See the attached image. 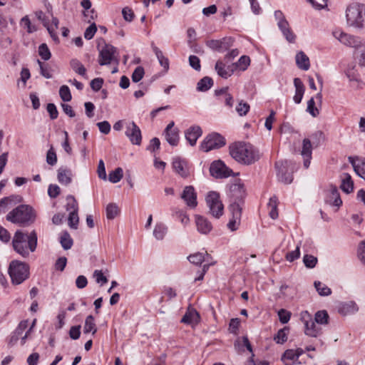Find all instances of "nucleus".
<instances>
[{
	"mask_svg": "<svg viewBox=\"0 0 365 365\" xmlns=\"http://www.w3.org/2000/svg\"><path fill=\"white\" fill-rule=\"evenodd\" d=\"M118 214V207L114 203H109L106 207V216L108 219L113 220Z\"/></svg>",
	"mask_w": 365,
	"mask_h": 365,
	"instance_id": "obj_52",
	"label": "nucleus"
},
{
	"mask_svg": "<svg viewBox=\"0 0 365 365\" xmlns=\"http://www.w3.org/2000/svg\"><path fill=\"white\" fill-rule=\"evenodd\" d=\"M97 31V26L95 23H92L85 31L84 38L87 40H91L94 36Z\"/></svg>",
	"mask_w": 365,
	"mask_h": 365,
	"instance_id": "obj_63",
	"label": "nucleus"
},
{
	"mask_svg": "<svg viewBox=\"0 0 365 365\" xmlns=\"http://www.w3.org/2000/svg\"><path fill=\"white\" fill-rule=\"evenodd\" d=\"M229 211L231 213L232 217L230 219L227 226L231 231H236L238 230L241 222L242 207L239 203L234 202L229 206Z\"/></svg>",
	"mask_w": 365,
	"mask_h": 365,
	"instance_id": "obj_11",
	"label": "nucleus"
},
{
	"mask_svg": "<svg viewBox=\"0 0 365 365\" xmlns=\"http://www.w3.org/2000/svg\"><path fill=\"white\" fill-rule=\"evenodd\" d=\"M229 150L232 158L242 165H252L260 158L258 150L245 142L235 143L230 145Z\"/></svg>",
	"mask_w": 365,
	"mask_h": 365,
	"instance_id": "obj_1",
	"label": "nucleus"
},
{
	"mask_svg": "<svg viewBox=\"0 0 365 365\" xmlns=\"http://www.w3.org/2000/svg\"><path fill=\"white\" fill-rule=\"evenodd\" d=\"M117 48L110 44H106L100 51L98 63L101 66L110 64L113 61L118 63V59L115 56Z\"/></svg>",
	"mask_w": 365,
	"mask_h": 365,
	"instance_id": "obj_10",
	"label": "nucleus"
},
{
	"mask_svg": "<svg viewBox=\"0 0 365 365\" xmlns=\"http://www.w3.org/2000/svg\"><path fill=\"white\" fill-rule=\"evenodd\" d=\"M317 258L311 255H305L303 257V262L306 267L314 268L317 263Z\"/></svg>",
	"mask_w": 365,
	"mask_h": 365,
	"instance_id": "obj_56",
	"label": "nucleus"
},
{
	"mask_svg": "<svg viewBox=\"0 0 365 365\" xmlns=\"http://www.w3.org/2000/svg\"><path fill=\"white\" fill-rule=\"evenodd\" d=\"M66 209L67 211H78V202L73 195H68L66 197Z\"/></svg>",
	"mask_w": 365,
	"mask_h": 365,
	"instance_id": "obj_51",
	"label": "nucleus"
},
{
	"mask_svg": "<svg viewBox=\"0 0 365 365\" xmlns=\"http://www.w3.org/2000/svg\"><path fill=\"white\" fill-rule=\"evenodd\" d=\"M195 225L197 231L203 235L210 233L212 229V223L202 215H195Z\"/></svg>",
	"mask_w": 365,
	"mask_h": 365,
	"instance_id": "obj_21",
	"label": "nucleus"
},
{
	"mask_svg": "<svg viewBox=\"0 0 365 365\" xmlns=\"http://www.w3.org/2000/svg\"><path fill=\"white\" fill-rule=\"evenodd\" d=\"M164 134L167 142L172 146L178 145L179 143V130L175 128V123L171 121L165 128Z\"/></svg>",
	"mask_w": 365,
	"mask_h": 365,
	"instance_id": "obj_17",
	"label": "nucleus"
},
{
	"mask_svg": "<svg viewBox=\"0 0 365 365\" xmlns=\"http://www.w3.org/2000/svg\"><path fill=\"white\" fill-rule=\"evenodd\" d=\"M215 71L217 74L223 78H227L235 72L232 64L227 66L223 62L218 61L215 64Z\"/></svg>",
	"mask_w": 365,
	"mask_h": 365,
	"instance_id": "obj_27",
	"label": "nucleus"
},
{
	"mask_svg": "<svg viewBox=\"0 0 365 365\" xmlns=\"http://www.w3.org/2000/svg\"><path fill=\"white\" fill-rule=\"evenodd\" d=\"M314 285L320 296L327 297L331 294V289L319 281H315Z\"/></svg>",
	"mask_w": 365,
	"mask_h": 365,
	"instance_id": "obj_43",
	"label": "nucleus"
},
{
	"mask_svg": "<svg viewBox=\"0 0 365 365\" xmlns=\"http://www.w3.org/2000/svg\"><path fill=\"white\" fill-rule=\"evenodd\" d=\"M232 64L235 71L240 69V71H245L250 64V58L247 56H242L239 60Z\"/></svg>",
	"mask_w": 365,
	"mask_h": 365,
	"instance_id": "obj_41",
	"label": "nucleus"
},
{
	"mask_svg": "<svg viewBox=\"0 0 365 365\" xmlns=\"http://www.w3.org/2000/svg\"><path fill=\"white\" fill-rule=\"evenodd\" d=\"M329 314L325 310H321L316 312L314 321L319 324H328Z\"/></svg>",
	"mask_w": 365,
	"mask_h": 365,
	"instance_id": "obj_48",
	"label": "nucleus"
},
{
	"mask_svg": "<svg viewBox=\"0 0 365 365\" xmlns=\"http://www.w3.org/2000/svg\"><path fill=\"white\" fill-rule=\"evenodd\" d=\"M210 175L216 178H224L232 175V170L220 160L212 162L210 167Z\"/></svg>",
	"mask_w": 365,
	"mask_h": 365,
	"instance_id": "obj_13",
	"label": "nucleus"
},
{
	"mask_svg": "<svg viewBox=\"0 0 365 365\" xmlns=\"http://www.w3.org/2000/svg\"><path fill=\"white\" fill-rule=\"evenodd\" d=\"M358 310L357 304L353 301L343 303L339 307V312L344 316L354 314Z\"/></svg>",
	"mask_w": 365,
	"mask_h": 365,
	"instance_id": "obj_29",
	"label": "nucleus"
},
{
	"mask_svg": "<svg viewBox=\"0 0 365 365\" xmlns=\"http://www.w3.org/2000/svg\"><path fill=\"white\" fill-rule=\"evenodd\" d=\"M172 166L174 171L183 178L190 175V168L187 162L180 157H175L173 159Z\"/></svg>",
	"mask_w": 365,
	"mask_h": 365,
	"instance_id": "obj_16",
	"label": "nucleus"
},
{
	"mask_svg": "<svg viewBox=\"0 0 365 365\" xmlns=\"http://www.w3.org/2000/svg\"><path fill=\"white\" fill-rule=\"evenodd\" d=\"M333 36L341 43L347 46L358 48L362 46L363 45L361 40L359 37L349 35L340 30L334 31L333 32Z\"/></svg>",
	"mask_w": 365,
	"mask_h": 365,
	"instance_id": "obj_12",
	"label": "nucleus"
},
{
	"mask_svg": "<svg viewBox=\"0 0 365 365\" xmlns=\"http://www.w3.org/2000/svg\"><path fill=\"white\" fill-rule=\"evenodd\" d=\"M303 353L302 349H287L282 354L281 360L284 365H294Z\"/></svg>",
	"mask_w": 365,
	"mask_h": 365,
	"instance_id": "obj_20",
	"label": "nucleus"
},
{
	"mask_svg": "<svg viewBox=\"0 0 365 365\" xmlns=\"http://www.w3.org/2000/svg\"><path fill=\"white\" fill-rule=\"evenodd\" d=\"M36 218L34 209L29 205H20L10 211L6 215V220L12 223L22 227L32 225Z\"/></svg>",
	"mask_w": 365,
	"mask_h": 365,
	"instance_id": "obj_3",
	"label": "nucleus"
},
{
	"mask_svg": "<svg viewBox=\"0 0 365 365\" xmlns=\"http://www.w3.org/2000/svg\"><path fill=\"white\" fill-rule=\"evenodd\" d=\"M233 44V39L230 37H225L220 40H209L206 45L211 49L219 52H224L228 50Z\"/></svg>",
	"mask_w": 365,
	"mask_h": 365,
	"instance_id": "obj_15",
	"label": "nucleus"
},
{
	"mask_svg": "<svg viewBox=\"0 0 365 365\" xmlns=\"http://www.w3.org/2000/svg\"><path fill=\"white\" fill-rule=\"evenodd\" d=\"M289 327H284L278 331L277 334L274 336V340L277 344H283L287 340V334L289 333Z\"/></svg>",
	"mask_w": 365,
	"mask_h": 365,
	"instance_id": "obj_45",
	"label": "nucleus"
},
{
	"mask_svg": "<svg viewBox=\"0 0 365 365\" xmlns=\"http://www.w3.org/2000/svg\"><path fill=\"white\" fill-rule=\"evenodd\" d=\"M200 322V315L194 309H188L181 319V322L188 324H197Z\"/></svg>",
	"mask_w": 365,
	"mask_h": 365,
	"instance_id": "obj_31",
	"label": "nucleus"
},
{
	"mask_svg": "<svg viewBox=\"0 0 365 365\" xmlns=\"http://www.w3.org/2000/svg\"><path fill=\"white\" fill-rule=\"evenodd\" d=\"M70 66L73 71L83 77L86 76V69L84 66L76 58L70 61Z\"/></svg>",
	"mask_w": 365,
	"mask_h": 365,
	"instance_id": "obj_38",
	"label": "nucleus"
},
{
	"mask_svg": "<svg viewBox=\"0 0 365 365\" xmlns=\"http://www.w3.org/2000/svg\"><path fill=\"white\" fill-rule=\"evenodd\" d=\"M145 71L142 66H138L132 73L131 78L135 83L139 82L144 76Z\"/></svg>",
	"mask_w": 365,
	"mask_h": 365,
	"instance_id": "obj_57",
	"label": "nucleus"
},
{
	"mask_svg": "<svg viewBox=\"0 0 365 365\" xmlns=\"http://www.w3.org/2000/svg\"><path fill=\"white\" fill-rule=\"evenodd\" d=\"M68 225L71 228L77 229L78 225V211H71L68 218Z\"/></svg>",
	"mask_w": 365,
	"mask_h": 365,
	"instance_id": "obj_54",
	"label": "nucleus"
},
{
	"mask_svg": "<svg viewBox=\"0 0 365 365\" xmlns=\"http://www.w3.org/2000/svg\"><path fill=\"white\" fill-rule=\"evenodd\" d=\"M348 161L356 175L365 180V159L359 156H349Z\"/></svg>",
	"mask_w": 365,
	"mask_h": 365,
	"instance_id": "obj_19",
	"label": "nucleus"
},
{
	"mask_svg": "<svg viewBox=\"0 0 365 365\" xmlns=\"http://www.w3.org/2000/svg\"><path fill=\"white\" fill-rule=\"evenodd\" d=\"M267 206L269 209V214L270 217L274 220L277 218V197L276 196H272L270 197Z\"/></svg>",
	"mask_w": 365,
	"mask_h": 365,
	"instance_id": "obj_42",
	"label": "nucleus"
},
{
	"mask_svg": "<svg viewBox=\"0 0 365 365\" xmlns=\"http://www.w3.org/2000/svg\"><path fill=\"white\" fill-rule=\"evenodd\" d=\"M205 200L210 213L215 218H220L223 215L224 206L220 200L219 193L215 191L209 192Z\"/></svg>",
	"mask_w": 365,
	"mask_h": 365,
	"instance_id": "obj_7",
	"label": "nucleus"
},
{
	"mask_svg": "<svg viewBox=\"0 0 365 365\" xmlns=\"http://www.w3.org/2000/svg\"><path fill=\"white\" fill-rule=\"evenodd\" d=\"M187 259L192 264L199 265L201 264L202 262L205 260V257L202 253L197 252L193 255H190Z\"/></svg>",
	"mask_w": 365,
	"mask_h": 365,
	"instance_id": "obj_61",
	"label": "nucleus"
},
{
	"mask_svg": "<svg viewBox=\"0 0 365 365\" xmlns=\"http://www.w3.org/2000/svg\"><path fill=\"white\" fill-rule=\"evenodd\" d=\"M96 331L97 327L95 323V319L92 315H88L85 320L83 326V333H92V335H94L96 333Z\"/></svg>",
	"mask_w": 365,
	"mask_h": 365,
	"instance_id": "obj_37",
	"label": "nucleus"
},
{
	"mask_svg": "<svg viewBox=\"0 0 365 365\" xmlns=\"http://www.w3.org/2000/svg\"><path fill=\"white\" fill-rule=\"evenodd\" d=\"M279 319L282 324H287L291 318V312L284 309H281L277 312Z\"/></svg>",
	"mask_w": 365,
	"mask_h": 365,
	"instance_id": "obj_62",
	"label": "nucleus"
},
{
	"mask_svg": "<svg viewBox=\"0 0 365 365\" xmlns=\"http://www.w3.org/2000/svg\"><path fill=\"white\" fill-rule=\"evenodd\" d=\"M296 64L299 68L307 71L310 68L309 57L303 51H299L295 56Z\"/></svg>",
	"mask_w": 365,
	"mask_h": 365,
	"instance_id": "obj_30",
	"label": "nucleus"
},
{
	"mask_svg": "<svg viewBox=\"0 0 365 365\" xmlns=\"http://www.w3.org/2000/svg\"><path fill=\"white\" fill-rule=\"evenodd\" d=\"M228 87L222 88L215 90V96L218 97L219 101L224 102L225 105L229 108H232L234 99L232 96L228 92Z\"/></svg>",
	"mask_w": 365,
	"mask_h": 365,
	"instance_id": "obj_25",
	"label": "nucleus"
},
{
	"mask_svg": "<svg viewBox=\"0 0 365 365\" xmlns=\"http://www.w3.org/2000/svg\"><path fill=\"white\" fill-rule=\"evenodd\" d=\"M46 163L50 165H54L57 163V156L56 153L53 148L51 146L50 149L47 151L46 153Z\"/></svg>",
	"mask_w": 365,
	"mask_h": 365,
	"instance_id": "obj_60",
	"label": "nucleus"
},
{
	"mask_svg": "<svg viewBox=\"0 0 365 365\" xmlns=\"http://www.w3.org/2000/svg\"><path fill=\"white\" fill-rule=\"evenodd\" d=\"M60 243L62 247L66 250L71 248L73 242L68 232H65L61 235L60 237Z\"/></svg>",
	"mask_w": 365,
	"mask_h": 365,
	"instance_id": "obj_47",
	"label": "nucleus"
},
{
	"mask_svg": "<svg viewBox=\"0 0 365 365\" xmlns=\"http://www.w3.org/2000/svg\"><path fill=\"white\" fill-rule=\"evenodd\" d=\"M29 324L28 320H23L19 322L16 329L11 333L9 341V344L11 346L14 345L20 337L22 336L24 331L26 329Z\"/></svg>",
	"mask_w": 365,
	"mask_h": 365,
	"instance_id": "obj_24",
	"label": "nucleus"
},
{
	"mask_svg": "<svg viewBox=\"0 0 365 365\" xmlns=\"http://www.w3.org/2000/svg\"><path fill=\"white\" fill-rule=\"evenodd\" d=\"M300 319L304 324V333L311 337H317L322 334V329L316 324L312 315L307 311H302L300 313Z\"/></svg>",
	"mask_w": 365,
	"mask_h": 365,
	"instance_id": "obj_8",
	"label": "nucleus"
},
{
	"mask_svg": "<svg viewBox=\"0 0 365 365\" xmlns=\"http://www.w3.org/2000/svg\"><path fill=\"white\" fill-rule=\"evenodd\" d=\"M357 256L361 263L365 264V240L359 243L357 250Z\"/></svg>",
	"mask_w": 365,
	"mask_h": 365,
	"instance_id": "obj_64",
	"label": "nucleus"
},
{
	"mask_svg": "<svg viewBox=\"0 0 365 365\" xmlns=\"http://www.w3.org/2000/svg\"><path fill=\"white\" fill-rule=\"evenodd\" d=\"M346 20L349 26L361 29L365 28V5L353 3L346 9Z\"/></svg>",
	"mask_w": 365,
	"mask_h": 365,
	"instance_id": "obj_4",
	"label": "nucleus"
},
{
	"mask_svg": "<svg viewBox=\"0 0 365 365\" xmlns=\"http://www.w3.org/2000/svg\"><path fill=\"white\" fill-rule=\"evenodd\" d=\"M326 202L333 206L339 207L342 204L339 192L336 186L331 185L329 193L326 197Z\"/></svg>",
	"mask_w": 365,
	"mask_h": 365,
	"instance_id": "obj_26",
	"label": "nucleus"
},
{
	"mask_svg": "<svg viewBox=\"0 0 365 365\" xmlns=\"http://www.w3.org/2000/svg\"><path fill=\"white\" fill-rule=\"evenodd\" d=\"M168 228L167 227L162 224L159 223L157 224L155 226L154 230H153V235L158 240H161L164 238L167 233Z\"/></svg>",
	"mask_w": 365,
	"mask_h": 365,
	"instance_id": "obj_44",
	"label": "nucleus"
},
{
	"mask_svg": "<svg viewBox=\"0 0 365 365\" xmlns=\"http://www.w3.org/2000/svg\"><path fill=\"white\" fill-rule=\"evenodd\" d=\"M312 154V146L309 139L304 138L302 141V149L301 155L304 158V166L308 168L310 165V160Z\"/></svg>",
	"mask_w": 365,
	"mask_h": 365,
	"instance_id": "obj_22",
	"label": "nucleus"
},
{
	"mask_svg": "<svg viewBox=\"0 0 365 365\" xmlns=\"http://www.w3.org/2000/svg\"><path fill=\"white\" fill-rule=\"evenodd\" d=\"M123 176V171L121 168H117L108 175V180L113 183L118 182Z\"/></svg>",
	"mask_w": 365,
	"mask_h": 365,
	"instance_id": "obj_46",
	"label": "nucleus"
},
{
	"mask_svg": "<svg viewBox=\"0 0 365 365\" xmlns=\"http://www.w3.org/2000/svg\"><path fill=\"white\" fill-rule=\"evenodd\" d=\"M275 168L279 181L284 184H290L292 182L294 165L291 161H278L275 163Z\"/></svg>",
	"mask_w": 365,
	"mask_h": 365,
	"instance_id": "obj_6",
	"label": "nucleus"
},
{
	"mask_svg": "<svg viewBox=\"0 0 365 365\" xmlns=\"http://www.w3.org/2000/svg\"><path fill=\"white\" fill-rule=\"evenodd\" d=\"M37 240V234L35 230L31 232L29 235L17 230L12 240L14 250L23 257H27L30 252L36 250Z\"/></svg>",
	"mask_w": 365,
	"mask_h": 365,
	"instance_id": "obj_2",
	"label": "nucleus"
},
{
	"mask_svg": "<svg viewBox=\"0 0 365 365\" xmlns=\"http://www.w3.org/2000/svg\"><path fill=\"white\" fill-rule=\"evenodd\" d=\"M47 25L45 27L47 29L51 37L55 41L58 40V37L56 33V30L58 28L59 21L56 17H54L51 14V22L50 23V20L48 19Z\"/></svg>",
	"mask_w": 365,
	"mask_h": 365,
	"instance_id": "obj_34",
	"label": "nucleus"
},
{
	"mask_svg": "<svg viewBox=\"0 0 365 365\" xmlns=\"http://www.w3.org/2000/svg\"><path fill=\"white\" fill-rule=\"evenodd\" d=\"M202 133L201 128L198 125H194L185 131V135L190 145L193 146L196 144L197 139L202 135Z\"/></svg>",
	"mask_w": 365,
	"mask_h": 365,
	"instance_id": "obj_23",
	"label": "nucleus"
},
{
	"mask_svg": "<svg viewBox=\"0 0 365 365\" xmlns=\"http://www.w3.org/2000/svg\"><path fill=\"white\" fill-rule=\"evenodd\" d=\"M226 143L225 138L217 133H212L207 135L200 145L201 150L208 152L213 149L223 147Z\"/></svg>",
	"mask_w": 365,
	"mask_h": 365,
	"instance_id": "obj_9",
	"label": "nucleus"
},
{
	"mask_svg": "<svg viewBox=\"0 0 365 365\" xmlns=\"http://www.w3.org/2000/svg\"><path fill=\"white\" fill-rule=\"evenodd\" d=\"M38 54L44 61H48L51 58V53L46 43H41L38 46Z\"/></svg>",
	"mask_w": 365,
	"mask_h": 365,
	"instance_id": "obj_50",
	"label": "nucleus"
},
{
	"mask_svg": "<svg viewBox=\"0 0 365 365\" xmlns=\"http://www.w3.org/2000/svg\"><path fill=\"white\" fill-rule=\"evenodd\" d=\"M294 85L295 87V95L293 99L294 101L298 104L300 103L302 100L304 93V86L302 81L298 78L294 79Z\"/></svg>",
	"mask_w": 365,
	"mask_h": 365,
	"instance_id": "obj_36",
	"label": "nucleus"
},
{
	"mask_svg": "<svg viewBox=\"0 0 365 365\" xmlns=\"http://www.w3.org/2000/svg\"><path fill=\"white\" fill-rule=\"evenodd\" d=\"M230 191L233 197L237 200H242L245 197V190L244 186L241 184H234L230 187Z\"/></svg>",
	"mask_w": 365,
	"mask_h": 365,
	"instance_id": "obj_39",
	"label": "nucleus"
},
{
	"mask_svg": "<svg viewBox=\"0 0 365 365\" xmlns=\"http://www.w3.org/2000/svg\"><path fill=\"white\" fill-rule=\"evenodd\" d=\"M13 201L11 197H4L0 200V213L7 211L11 207Z\"/></svg>",
	"mask_w": 365,
	"mask_h": 365,
	"instance_id": "obj_59",
	"label": "nucleus"
},
{
	"mask_svg": "<svg viewBox=\"0 0 365 365\" xmlns=\"http://www.w3.org/2000/svg\"><path fill=\"white\" fill-rule=\"evenodd\" d=\"M73 174L70 169L66 168H60L58 170V180L63 185H68L71 182Z\"/></svg>",
	"mask_w": 365,
	"mask_h": 365,
	"instance_id": "obj_35",
	"label": "nucleus"
},
{
	"mask_svg": "<svg viewBox=\"0 0 365 365\" xmlns=\"http://www.w3.org/2000/svg\"><path fill=\"white\" fill-rule=\"evenodd\" d=\"M341 183L340 188L346 193L349 194L354 190V182L349 173H342L341 175Z\"/></svg>",
	"mask_w": 365,
	"mask_h": 365,
	"instance_id": "obj_33",
	"label": "nucleus"
},
{
	"mask_svg": "<svg viewBox=\"0 0 365 365\" xmlns=\"http://www.w3.org/2000/svg\"><path fill=\"white\" fill-rule=\"evenodd\" d=\"M8 272L13 284H21L29 277V266L25 262L13 260L9 264Z\"/></svg>",
	"mask_w": 365,
	"mask_h": 365,
	"instance_id": "obj_5",
	"label": "nucleus"
},
{
	"mask_svg": "<svg viewBox=\"0 0 365 365\" xmlns=\"http://www.w3.org/2000/svg\"><path fill=\"white\" fill-rule=\"evenodd\" d=\"M20 25L26 29L29 34H31L37 30L34 25L31 24V22L28 16H25L20 20Z\"/></svg>",
	"mask_w": 365,
	"mask_h": 365,
	"instance_id": "obj_49",
	"label": "nucleus"
},
{
	"mask_svg": "<svg viewBox=\"0 0 365 365\" xmlns=\"http://www.w3.org/2000/svg\"><path fill=\"white\" fill-rule=\"evenodd\" d=\"M151 46L160 65L163 68L164 71L166 73L169 70L170 64L168 58L164 56L163 51L155 46L153 43L151 44Z\"/></svg>",
	"mask_w": 365,
	"mask_h": 365,
	"instance_id": "obj_32",
	"label": "nucleus"
},
{
	"mask_svg": "<svg viewBox=\"0 0 365 365\" xmlns=\"http://www.w3.org/2000/svg\"><path fill=\"white\" fill-rule=\"evenodd\" d=\"M250 105L247 103L240 101L238 105L236 106L235 110L239 115L243 116L247 115L250 110Z\"/></svg>",
	"mask_w": 365,
	"mask_h": 365,
	"instance_id": "obj_55",
	"label": "nucleus"
},
{
	"mask_svg": "<svg viewBox=\"0 0 365 365\" xmlns=\"http://www.w3.org/2000/svg\"><path fill=\"white\" fill-rule=\"evenodd\" d=\"M277 26L288 42L294 43L295 41L296 35L292 31L287 20L282 22H277Z\"/></svg>",
	"mask_w": 365,
	"mask_h": 365,
	"instance_id": "obj_28",
	"label": "nucleus"
},
{
	"mask_svg": "<svg viewBox=\"0 0 365 365\" xmlns=\"http://www.w3.org/2000/svg\"><path fill=\"white\" fill-rule=\"evenodd\" d=\"M181 198L185 202L186 205L191 207L195 208L197 205V193L195 188L191 186H185L181 195Z\"/></svg>",
	"mask_w": 365,
	"mask_h": 365,
	"instance_id": "obj_18",
	"label": "nucleus"
},
{
	"mask_svg": "<svg viewBox=\"0 0 365 365\" xmlns=\"http://www.w3.org/2000/svg\"><path fill=\"white\" fill-rule=\"evenodd\" d=\"M173 216L180 220L181 223L187 225L190 222V218L182 210H177L173 212Z\"/></svg>",
	"mask_w": 365,
	"mask_h": 365,
	"instance_id": "obj_58",
	"label": "nucleus"
},
{
	"mask_svg": "<svg viewBox=\"0 0 365 365\" xmlns=\"http://www.w3.org/2000/svg\"><path fill=\"white\" fill-rule=\"evenodd\" d=\"M213 85V81L210 77L205 76L200 79L197 84V90L200 92L208 91Z\"/></svg>",
	"mask_w": 365,
	"mask_h": 365,
	"instance_id": "obj_40",
	"label": "nucleus"
},
{
	"mask_svg": "<svg viewBox=\"0 0 365 365\" xmlns=\"http://www.w3.org/2000/svg\"><path fill=\"white\" fill-rule=\"evenodd\" d=\"M125 134L132 144L136 145H140L141 144V130L134 121L129 122L126 125Z\"/></svg>",
	"mask_w": 365,
	"mask_h": 365,
	"instance_id": "obj_14",
	"label": "nucleus"
},
{
	"mask_svg": "<svg viewBox=\"0 0 365 365\" xmlns=\"http://www.w3.org/2000/svg\"><path fill=\"white\" fill-rule=\"evenodd\" d=\"M59 95L61 98L64 102H68L72 99V96L68 86H62L59 89Z\"/></svg>",
	"mask_w": 365,
	"mask_h": 365,
	"instance_id": "obj_53",
	"label": "nucleus"
}]
</instances>
